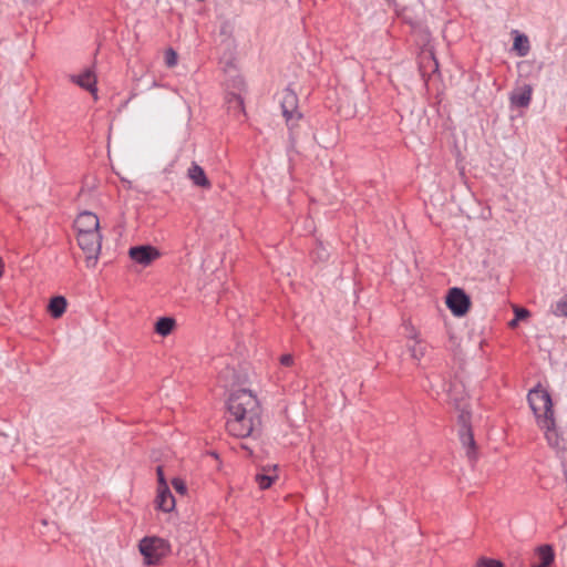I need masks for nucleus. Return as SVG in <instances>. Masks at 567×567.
<instances>
[{"instance_id": "nucleus-12", "label": "nucleus", "mask_w": 567, "mask_h": 567, "mask_svg": "<svg viewBox=\"0 0 567 567\" xmlns=\"http://www.w3.org/2000/svg\"><path fill=\"white\" fill-rule=\"evenodd\" d=\"M71 81L92 93L95 99L97 97L96 78L90 69L84 70L81 74L71 75Z\"/></svg>"}, {"instance_id": "nucleus-25", "label": "nucleus", "mask_w": 567, "mask_h": 567, "mask_svg": "<svg viewBox=\"0 0 567 567\" xmlns=\"http://www.w3.org/2000/svg\"><path fill=\"white\" fill-rule=\"evenodd\" d=\"M165 63L168 68H173L177 64V53L173 49H168L165 52Z\"/></svg>"}, {"instance_id": "nucleus-27", "label": "nucleus", "mask_w": 567, "mask_h": 567, "mask_svg": "<svg viewBox=\"0 0 567 567\" xmlns=\"http://www.w3.org/2000/svg\"><path fill=\"white\" fill-rule=\"evenodd\" d=\"M172 485H173L174 489L176 492H178L179 494L184 495L186 493L187 488H186V484H185V482L183 480L174 478L172 481Z\"/></svg>"}, {"instance_id": "nucleus-4", "label": "nucleus", "mask_w": 567, "mask_h": 567, "mask_svg": "<svg viewBox=\"0 0 567 567\" xmlns=\"http://www.w3.org/2000/svg\"><path fill=\"white\" fill-rule=\"evenodd\" d=\"M451 400L453 401L455 408L460 411L458 421L461 424L460 429V440L463 446L466 449V454L468 457H474L475 455V441L470 427V411L467 403L460 402L456 398L451 394Z\"/></svg>"}, {"instance_id": "nucleus-31", "label": "nucleus", "mask_w": 567, "mask_h": 567, "mask_svg": "<svg viewBox=\"0 0 567 567\" xmlns=\"http://www.w3.org/2000/svg\"><path fill=\"white\" fill-rule=\"evenodd\" d=\"M243 449L247 450L249 454H252V451L250 447H248L246 444L241 445Z\"/></svg>"}, {"instance_id": "nucleus-17", "label": "nucleus", "mask_w": 567, "mask_h": 567, "mask_svg": "<svg viewBox=\"0 0 567 567\" xmlns=\"http://www.w3.org/2000/svg\"><path fill=\"white\" fill-rule=\"evenodd\" d=\"M175 324V319L162 317L155 323V332L162 337H167L174 330Z\"/></svg>"}, {"instance_id": "nucleus-20", "label": "nucleus", "mask_w": 567, "mask_h": 567, "mask_svg": "<svg viewBox=\"0 0 567 567\" xmlns=\"http://www.w3.org/2000/svg\"><path fill=\"white\" fill-rule=\"evenodd\" d=\"M538 556L540 558V566L548 567L554 561V550L549 545H543L537 549Z\"/></svg>"}, {"instance_id": "nucleus-32", "label": "nucleus", "mask_w": 567, "mask_h": 567, "mask_svg": "<svg viewBox=\"0 0 567 567\" xmlns=\"http://www.w3.org/2000/svg\"><path fill=\"white\" fill-rule=\"evenodd\" d=\"M532 567H542V566L539 564H537V565H533Z\"/></svg>"}, {"instance_id": "nucleus-26", "label": "nucleus", "mask_w": 567, "mask_h": 567, "mask_svg": "<svg viewBox=\"0 0 567 567\" xmlns=\"http://www.w3.org/2000/svg\"><path fill=\"white\" fill-rule=\"evenodd\" d=\"M220 378L224 381V386H228L236 379L235 371L233 369L227 368L226 371L221 372Z\"/></svg>"}, {"instance_id": "nucleus-8", "label": "nucleus", "mask_w": 567, "mask_h": 567, "mask_svg": "<svg viewBox=\"0 0 567 567\" xmlns=\"http://www.w3.org/2000/svg\"><path fill=\"white\" fill-rule=\"evenodd\" d=\"M229 85L234 91L227 94V109L233 112L234 115L241 114L244 113V100L240 92L245 90V81L241 76H236L231 80Z\"/></svg>"}, {"instance_id": "nucleus-13", "label": "nucleus", "mask_w": 567, "mask_h": 567, "mask_svg": "<svg viewBox=\"0 0 567 567\" xmlns=\"http://www.w3.org/2000/svg\"><path fill=\"white\" fill-rule=\"evenodd\" d=\"M533 87L524 84L512 92L509 96L511 104L517 107H527L532 101Z\"/></svg>"}, {"instance_id": "nucleus-3", "label": "nucleus", "mask_w": 567, "mask_h": 567, "mask_svg": "<svg viewBox=\"0 0 567 567\" xmlns=\"http://www.w3.org/2000/svg\"><path fill=\"white\" fill-rule=\"evenodd\" d=\"M138 547L147 565L158 564L171 551L169 544L156 536L144 537Z\"/></svg>"}, {"instance_id": "nucleus-7", "label": "nucleus", "mask_w": 567, "mask_h": 567, "mask_svg": "<svg viewBox=\"0 0 567 567\" xmlns=\"http://www.w3.org/2000/svg\"><path fill=\"white\" fill-rule=\"evenodd\" d=\"M446 305L454 316L461 317L468 311L471 301L461 288H452L446 297Z\"/></svg>"}, {"instance_id": "nucleus-30", "label": "nucleus", "mask_w": 567, "mask_h": 567, "mask_svg": "<svg viewBox=\"0 0 567 567\" xmlns=\"http://www.w3.org/2000/svg\"><path fill=\"white\" fill-rule=\"evenodd\" d=\"M316 254H317L318 258H320V259H323L327 257V251L321 245L317 248Z\"/></svg>"}, {"instance_id": "nucleus-28", "label": "nucleus", "mask_w": 567, "mask_h": 567, "mask_svg": "<svg viewBox=\"0 0 567 567\" xmlns=\"http://www.w3.org/2000/svg\"><path fill=\"white\" fill-rule=\"evenodd\" d=\"M156 472H157V477H158V487L167 486L166 481L164 478V474H163V467L157 466Z\"/></svg>"}, {"instance_id": "nucleus-19", "label": "nucleus", "mask_w": 567, "mask_h": 567, "mask_svg": "<svg viewBox=\"0 0 567 567\" xmlns=\"http://www.w3.org/2000/svg\"><path fill=\"white\" fill-rule=\"evenodd\" d=\"M513 49L517 51L519 56H526L530 50L528 38L525 34L517 33L514 39Z\"/></svg>"}, {"instance_id": "nucleus-21", "label": "nucleus", "mask_w": 567, "mask_h": 567, "mask_svg": "<svg viewBox=\"0 0 567 567\" xmlns=\"http://www.w3.org/2000/svg\"><path fill=\"white\" fill-rule=\"evenodd\" d=\"M277 478L276 474H270L269 470H264L262 473H258L255 476V481L260 489H266L271 486L274 481Z\"/></svg>"}, {"instance_id": "nucleus-6", "label": "nucleus", "mask_w": 567, "mask_h": 567, "mask_svg": "<svg viewBox=\"0 0 567 567\" xmlns=\"http://www.w3.org/2000/svg\"><path fill=\"white\" fill-rule=\"evenodd\" d=\"M280 104L287 124L292 126L301 117L298 111V97L296 93L290 89L284 90Z\"/></svg>"}, {"instance_id": "nucleus-15", "label": "nucleus", "mask_w": 567, "mask_h": 567, "mask_svg": "<svg viewBox=\"0 0 567 567\" xmlns=\"http://www.w3.org/2000/svg\"><path fill=\"white\" fill-rule=\"evenodd\" d=\"M157 508L165 513H169L175 508V498L168 486L158 487L156 496Z\"/></svg>"}, {"instance_id": "nucleus-22", "label": "nucleus", "mask_w": 567, "mask_h": 567, "mask_svg": "<svg viewBox=\"0 0 567 567\" xmlns=\"http://www.w3.org/2000/svg\"><path fill=\"white\" fill-rule=\"evenodd\" d=\"M514 313L515 318L508 323L511 328H516L519 320L526 319L529 316V311L527 309L519 307L514 308Z\"/></svg>"}, {"instance_id": "nucleus-9", "label": "nucleus", "mask_w": 567, "mask_h": 567, "mask_svg": "<svg viewBox=\"0 0 567 567\" xmlns=\"http://www.w3.org/2000/svg\"><path fill=\"white\" fill-rule=\"evenodd\" d=\"M406 330V338L410 341L408 343V350L412 359L420 361L426 354L427 344L419 337V333L415 331L413 327H410Z\"/></svg>"}, {"instance_id": "nucleus-29", "label": "nucleus", "mask_w": 567, "mask_h": 567, "mask_svg": "<svg viewBox=\"0 0 567 567\" xmlns=\"http://www.w3.org/2000/svg\"><path fill=\"white\" fill-rule=\"evenodd\" d=\"M280 363L282 365L289 367L293 363V358L291 354H284L280 357Z\"/></svg>"}, {"instance_id": "nucleus-24", "label": "nucleus", "mask_w": 567, "mask_h": 567, "mask_svg": "<svg viewBox=\"0 0 567 567\" xmlns=\"http://www.w3.org/2000/svg\"><path fill=\"white\" fill-rule=\"evenodd\" d=\"M555 315L567 317V297H564L556 302Z\"/></svg>"}, {"instance_id": "nucleus-14", "label": "nucleus", "mask_w": 567, "mask_h": 567, "mask_svg": "<svg viewBox=\"0 0 567 567\" xmlns=\"http://www.w3.org/2000/svg\"><path fill=\"white\" fill-rule=\"evenodd\" d=\"M537 425L544 432L547 443L554 449H559L561 445L563 439L557 431L555 417L548 420V422L546 424H537Z\"/></svg>"}, {"instance_id": "nucleus-16", "label": "nucleus", "mask_w": 567, "mask_h": 567, "mask_svg": "<svg viewBox=\"0 0 567 567\" xmlns=\"http://www.w3.org/2000/svg\"><path fill=\"white\" fill-rule=\"evenodd\" d=\"M188 178L193 182L194 185L203 188H209L210 182L207 178L204 169L196 163H192L187 171Z\"/></svg>"}, {"instance_id": "nucleus-18", "label": "nucleus", "mask_w": 567, "mask_h": 567, "mask_svg": "<svg viewBox=\"0 0 567 567\" xmlns=\"http://www.w3.org/2000/svg\"><path fill=\"white\" fill-rule=\"evenodd\" d=\"M66 309V299L62 296L53 297L49 303V311L53 318H60Z\"/></svg>"}, {"instance_id": "nucleus-10", "label": "nucleus", "mask_w": 567, "mask_h": 567, "mask_svg": "<svg viewBox=\"0 0 567 567\" xmlns=\"http://www.w3.org/2000/svg\"><path fill=\"white\" fill-rule=\"evenodd\" d=\"M75 228L78 234L100 231L99 217L91 212H83L75 219Z\"/></svg>"}, {"instance_id": "nucleus-1", "label": "nucleus", "mask_w": 567, "mask_h": 567, "mask_svg": "<svg viewBox=\"0 0 567 567\" xmlns=\"http://www.w3.org/2000/svg\"><path fill=\"white\" fill-rule=\"evenodd\" d=\"M226 429L235 437H255L261 429V408L257 396L249 390L234 391L227 402Z\"/></svg>"}, {"instance_id": "nucleus-11", "label": "nucleus", "mask_w": 567, "mask_h": 567, "mask_svg": "<svg viewBox=\"0 0 567 567\" xmlns=\"http://www.w3.org/2000/svg\"><path fill=\"white\" fill-rule=\"evenodd\" d=\"M130 257L137 264L147 266L158 257V251L151 246L132 247L128 251Z\"/></svg>"}, {"instance_id": "nucleus-5", "label": "nucleus", "mask_w": 567, "mask_h": 567, "mask_svg": "<svg viewBox=\"0 0 567 567\" xmlns=\"http://www.w3.org/2000/svg\"><path fill=\"white\" fill-rule=\"evenodd\" d=\"M78 244L85 254V264L87 268H94L97 264L101 247L102 235L100 231L93 233H79Z\"/></svg>"}, {"instance_id": "nucleus-2", "label": "nucleus", "mask_w": 567, "mask_h": 567, "mask_svg": "<svg viewBox=\"0 0 567 567\" xmlns=\"http://www.w3.org/2000/svg\"><path fill=\"white\" fill-rule=\"evenodd\" d=\"M527 401L537 424H546L555 417L550 394L540 385L529 390Z\"/></svg>"}, {"instance_id": "nucleus-23", "label": "nucleus", "mask_w": 567, "mask_h": 567, "mask_svg": "<svg viewBox=\"0 0 567 567\" xmlns=\"http://www.w3.org/2000/svg\"><path fill=\"white\" fill-rule=\"evenodd\" d=\"M477 567H505L501 560L487 557H481L477 563Z\"/></svg>"}]
</instances>
